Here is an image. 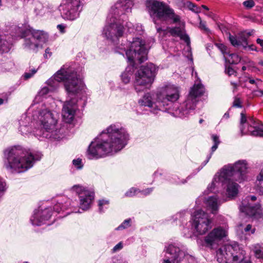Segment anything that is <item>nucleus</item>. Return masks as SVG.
Here are the masks:
<instances>
[{
  "label": "nucleus",
  "mask_w": 263,
  "mask_h": 263,
  "mask_svg": "<svg viewBox=\"0 0 263 263\" xmlns=\"http://www.w3.org/2000/svg\"><path fill=\"white\" fill-rule=\"evenodd\" d=\"M129 136L126 130L116 125H111L89 145V159L99 158L122 149L126 144Z\"/></svg>",
  "instance_id": "nucleus-1"
},
{
  "label": "nucleus",
  "mask_w": 263,
  "mask_h": 263,
  "mask_svg": "<svg viewBox=\"0 0 263 263\" xmlns=\"http://www.w3.org/2000/svg\"><path fill=\"white\" fill-rule=\"evenodd\" d=\"M248 168V163L245 160H240L234 164L224 166L219 173L215 175L211 188L221 185L226 189L229 198L235 197L238 194L239 185L234 181L240 183L246 180Z\"/></svg>",
  "instance_id": "nucleus-2"
},
{
  "label": "nucleus",
  "mask_w": 263,
  "mask_h": 263,
  "mask_svg": "<svg viewBox=\"0 0 263 263\" xmlns=\"http://www.w3.org/2000/svg\"><path fill=\"white\" fill-rule=\"evenodd\" d=\"M5 167L12 172H23L31 167L36 161L40 160L42 155L30 149H24L21 146H14L5 150Z\"/></svg>",
  "instance_id": "nucleus-3"
},
{
  "label": "nucleus",
  "mask_w": 263,
  "mask_h": 263,
  "mask_svg": "<svg viewBox=\"0 0 263 263\" xmlns=\"http://www.w3.org/2000/svg\"><path fill=\"white\" fill-rule=\"evenodd\" d=\"M133 6V0H120L111 8L109 14V17L110 16L109 24L105 26L103 31V35L107 40L118 44L119 37L124 32L123 25L120 22V20L123 19L121 17L130 12Z\"/></svg>",
  "instance_id": "nucleus-4"
},
{
  "label": "nucleus",
  "mask_w": 263,
  "mask_h": 263,
  "mask_svg": "<svg viewBox=\"0 0 263 263\" xmlns=\"http://www.w3.org/2000/svg\"><path fill=\"white\" fill-rule=\"evenodd\" d=\"M125 51L128 61L132 64L126 67L125 70L121 74L122 80L123 83L127 84L129 82L131 77L134 72V64L136 61L142 63L147 60V50L145 47L144 42L139 38L135 39L130 44L129 49H126L125 45H122V47H117L116 52L123 54Z\"/></svg>",
  "instance_id": "nucleus-5"
},
{
  "label": "nucleus",
  "mask_w": 263,
  "mask_h": 263,
  "mask_svg": "<svg viewBox=\"0 0 263 263\" xmlns=\"http://www.w3.org/2000/svg\"><path fill=\"white\" fill-rule=\"evenodd\" d=\"M146 10L153 22L156 24V21H167L172 20L174 23L180 21L179 15L174 13V10L164 3L157 0H146Z\"/></svg>",
  "instance_id": "nucleus-6"
},
{
  "label": "nucleus",
  "mask_w": 263,
  "mask_h": 263,
  "mask_svg": "<svg viewBox=\"0 0 263 263\" xmlns=\"http://www.w3.org/2000/svg\"><path fill=\"white\" fill-rule=\"evenodd\" d=\"M157 97V106L160 110L172 113V107L179 98V90L178 87L173 85L162 87L156 94Z\"/></svg>",
  "instance_id": "nucleus-7"
},
{
  "label": "nucleus",
  "mask_w": 263,
  "mask_h": 263,
  "mask_svg": "<svg viewBox=\"0 0 263 263\" xmlns=\"http://www.w3.org/2000/svg\"><path fill=\"white\" fill-rule=\"evenodd\" d=\"M156 67L153 63L141 66L135 74L134 87L138 92L149 88L154 80Z\"/></svg>",
  "instance_id": "nucleus-8"
},
{
  "label": "nucleus",
  "mask_w": 263,
  "mask_h": 263,
  "mask_svg": "<svg viewBox=\"0 0 263 263\" xmlns=\"http://www.w3.org/2000/svg\"><path fill=\"white\" fill-rule=\"evenodd\" d=\"M216 255L219 263H238L244 258V251L237 244H228L218 249Z\"/></svg>",
  "instance_id": "nucleus-9"
},
{
  "label": "nucleus",
  "mask_w": 263,
  "mask_h": 263,
  "mask_svg": "<svg viewBox=\"0 0 263 263\" xmlns=\"http://www.w3.org/2000/svg\"><path fill=\"white\" fill-rule=\"evenodd\" d=\"M64 88L68 95L75 96L83 88L84 84L77 72L71 67L64 66Z\"/></svg>",
  "instance_id": "nucleus-10"
},
{
  "label": "nucleus",
  "mask_w": 263,
  "mask_h": 263,
  "mask_svg": "<svg viewBox=\"0 0 263 263\" xmlns=\"http://www.w3.org/2000/svg\"><path fill=\"white\" fill-rule=\"evenodd\" d=\"M21 37L24 39V47L36 52L40 42H46L48 40V35L43 31L27 28L22 31Z\"/></svg>",
  "instance_id": "nucleus-11"
},
{
  "label": "nucleus",
  "mask_w": 263,
  "mask_h": 263,
  "mask_svg": "<svg viewBox=\"0 0 263 263\" xmlns=\"http://www.w3.org/2000/svg\"><path fill=\"white\" fill-rule=\"evenodd\" d=\"M239 128L241 136L250 134L253 136H263V125L259 124L253 119H250L249 122H248L246 114L243 112L240 113Z\"/></svg>",
  "instance_id": "nucleus-12"
},
{
  "label": "nucleus",
  "mask_w": 263,
  "mask_h": 263,
  "mask_svg": "<svg viewBox=\"0 0 263 263\" xmlns=\"http://www.w3.org/2000/svg\"><path fill=\"white\" fill-rule=\"evenodd\" d=\"M192 220V227L199 234L205 233L212 227L211 219L208 214L201 210L194 212Z\"/></svg>",
  "instance_id": "nucleus-13"
},
{
  "label": "nucleus",
  "mask_w": 263,
  "mask_h": 263,
  "mask_svg": "<svg viewBox=\"0 0 263 263\" xmlns=\"http://www.w3.org/2000/svg\"><path fill=\"white\" fill-rule=\"evenodd\" d=\"M256 200L255 196H247L241 202L240 210L242 212L255 219L263 218V213L259 204H254Z\"/></svg>",
  "instance_id": "nucleus-14"
},
{
  "label": "nucleus",
  "mask_w": 263,
  "mask_h": 263,
  "mask_svg": "<svg viewBox=\"0 0 263 263\" xmlns=\"http://www.w3.org/2000/svg\"><path fill=\"white\" fill-rule=\"evenodd\" d=\"M80 0H65L62 6L61 15L64 18L74 20L79 16Z\"/></svg>",
  "instance_id": "nucleus-15"
},
{
  "label": "nucleus",
  "mask_w": 263,
  "mask_h": 263,
  "mask_svg": "<svg viewBox=\"0 0 263 263\" xmlns=\"http://www.w3.org/2000/svg\"><path fill=\"white\" fill-rule=\"evenodd\" d=\"M39 119L42 128H44L47 133H52L57 122L53 112L46 109H42L39 111Z\"/></svg>",
  "instance_id": "nucleus-16"
},
{
  "label": "nucleus",
  "mask_w": 263,
  "mask_h": 263,
  "mask_svg": "<svg viewBox=\"0 0 263 263\" xmlns=\"http://www.w3.org/2000/svg\"><path fill=\"white\" fill-rule=\"evenodd\" d=\"M72 190L79 195L80 208L83 210L88 209L94 198L93 192L86 190L80 185H74Z\"/></svg>",
  "instance_id": "nucleus-17"
},
{
  "label": "nucleus",
  "mask_w": 263,
  "mask_h": 263,
  "mask_svg": "<svg viewBox=\"0 0 263 263\" xmlns=\"http://www.w3.org/2000/svg\"><path fill=\"white\" fill-rule=\"evenodd\" d=\"M196 103L197 100H194L189 96L187 100L179 107L178 105L173 106L172 114L180 118L185 117L189 114L191 110L195 108Z\"/></svg>",
  "instance_id": "nucleus-18"
},
{
  "label": "nucleus",
  "mask_w": 263,
  "mask_h": 263,
  "mask_svg": "<svg viewBox=\"0 0 263 263\" xmlns=\"http://www.w3.org/2000/svg\"><path fill=\"white\" fill-rule=\"evenodd\" d=\"M185 256V253L174 245L166 249V255L163 263H179Z\"/></svg>",
  "instance_id": "nucleus-19"
},
{
  "label": "nucleus",
  "mask_w": 263,
  "mask_h": 263,
  "mask_svg": "<svg viewBox=\"0 0 263 263\" xmlns=\"http://www.w3.org/2000/svg\"><path fill=\"white\" fill-rule=\"evenodd\" d=\"M227 235V231L221 227L214 229L205 237L204 241L208 246H212L217 243Z\"/></svg>",
  "instance_id": "nucleus-20"
},
{
  "label": "nucleus",
  "mask_w": 263,
  "mask_h": 263,
  "mask_svg": "<svg viewBox=\"0 0 263 263\" xmlns=\"http://www.w3.org/2000/svg\"><path fill=\"white\" fill-rule=\"evenodd\" d=\"M77 101L74 99L66 101L63 107L62 116L66 122L70 123L73 119L77 109Z\"/></svg>",
  "instance_id": "nucleus-21"
},
{
  "label": "nucleus",
  "mask_w": 263,
  "mask_h": 263,
  "mask_svg": "<svg viewBox=\"0 0 263 263\" xmlns=\"http://www.w3.org/2000/svg\"><path fill=\"white\" fill-rule=\"evenodd\" d=\"M52 215V211L50 208H46L43 210L34 211L33 215L30 218L32 225L36 226H41L45 221L48 220Z\"/></svg>",
  "instance_id": "nucleus-22"
},
{
  "label": "nucleus",
  "mask_w": 263,
  "mask_h": 263,
  "mask_svg": "<svg viewBox=\"0 0 263 263\" xmlns=\"http://www.w3.org/2000/svg\"><path fill=\"white\" fill-rule=\"evenodd\" d=\"M157 31L159 33L166 34L170 33L173 36H179L181 40L184 41L187 44L190 43V37L185 33L183 27H176L174 28H168L166 29H163L161 27H156Z\"/></svg>",
  "instance_id": "nucleus-23"
},
{
  "label": "nucleus",
  "mask_w": 263,
  "mask_h": 263,
  "mask_svg": "<svg viewBox=\"0 0 263 263\" xmlns=\"http://www.w3.org/2000/svg\"><path fill=\"white\" fill-rule=\"evenodd\" d=\"M64 66L46 82L50 91H53L56 90L59 87L60 83L63 82L64 78Z\"/></svg>",
  "instance_id": "nucleus-24"
},
{
  "label": "nucleus",
  "mask_w": 263,
  "mask_h": 263,
  "mask_svg": "<svg viewBox=\"0 0 263 263\" xmlns=\"http://www.w3.org/2000/svg\"><path fill=\"white\" fill-rule=\"evenodd\" d=\"M229 41L234 47L241 46L244 49H246L248 47V39L245 32L239 34L238 36L230 34Z\"/></svg>",
  "instance_id": "nucleus-25"
},
{
  "label": "nucleus",
  "mask_w": 263,
  "mask_h": 263,
  "mask_svg": "<svg viewBox=\"0 0 263 263\" xmlns=\"http://www.w3.org/2000/svg\"><path fill=\"white\" fill-rule=\"evenodd\" d=\"M154 99L150 93H147L143 96L142 99L139 101V103L142 106H148L154 109L160 110L159 107L157 106V98L156 101H154Z\"/></svg>",
  "instance_id": "nucleus-26"
},
{
  "label": "nucleus",
  "mask_w": 263,
  "mask_h": 263,
  "mask_svg": "<svg viewBox=\"0 0 263 263\" xmlns=\"http://www.w3.org/2000/svg\"><path fill=\"white\" fill-rule=\"evenodd\" d=\"M221 203L222 202L216 196L209 197L205 201L207 207L211 211L213 214L217 212L218 207Z\"/></svg>",
  "instance_id": "nucleus-27"
},
{
  "label": "nucleus",
  "mask_w": 263,
  "mask_h": 263,
  "mask_svg": "<svg viewBox=\"0 0 263 263\" xmlns=\"http://www.w3.org/2000/svg\"><path fill=\"white\" fill-rule=\"evenodd\" d=\"M204 92V88L202 84H195L191 88L189 96L194 100H196V98L202 95Z\"/></svg>",
  "instance_id": "nucleus-28"
},
{
  "label": "nucleus",
  "mask_w": 263,
  "mask_h": 263,
  "mask_svg": "<svg viewBox=\"0 0 263 263\" xmlns=\"http://www.w3.org/2000/svg\"><path fill=\"white\" fill-rule=\"evenodd\" d=\"M11 45V42L8 41L6 36L0 35V52H8Z\"/></svg>",
  "instance_id": "nucleus-29"
},
{
  "label": "nucleus",
  "mask_w": 263,
  "mask_h": 263,
  "mask_svg": "<svg viewBox=\"0 0 263 263\" xmlns=\"http://www.w3.org/2000/svg\"><path fill=\"white\" fill-rule=\"evenodd\" d=\"M19 124L20 131L23 135H26L31 132V128L29 125H28L27 124H24V121H23V119L20 120Z\"/></svg>",
  "instance_id": "nucleus-30"
},
{
  "label": "nucleus",
  "mask_w": 263,
  "mask_h": 263,
  "mask_svg": "<svg viewBox=\"0 0 263 263\" xmlns=\"http://www.w3.org/2000/svg\"><path fill=\"white\" fill-rule=\"evenodd\" d=\"M230 57H231V59H230L229 61L231 64H237L240 62L241 60L240 57L235 53L230 54Z\"/></svg>",
  "instance_id": "nucleus-31"
},
{
  "label": "nucleus",
  "mask_w": 263,
  "mask_h": 263,
  "mask_svg": "<svg viewBox=\"0 0 263 263\" xmlns=\"http://www.w3.org/2000/svg\"><path fill=\"white\" fill-rule=\"evenodd\" d=\"M186 6L190 10L195 13H198L200 12V8L198 7L197 5H195L191 2H187L186 3Z\"/></svg>",
  "instance_id": "nucleus-32"
},
{
  "label": "nucleus",
  "mask_w": 263,
  "mask_h": 263,
  "mask_svg": "<svg viewBox=\"0 0 263 263\" xmlns=\"http://www.w3.org/2000/svg\"><path fill=\"white\" fill-rule=\"evenodd\" d=\"M130 219L125 220L118 228H116L117 230H120L123 229H126L130 226Z\"/></svg>",
  "instance_id": "nucleus-33"
},
{
  "label": "nucleus",
  "mask_w": 263,
  "mask_h": 263,
  "mask_svg": "<svg viewBox=\"0 0 263 263\" xmlns=\"http://www.w3.org/2000/svg\"><path fill=\"white\" fill-rule=\"evenodd\" d=\"M218 145L217 144H214V145L212 147L211 153L208 156L206 159L202 163L203 166H205L207 164V163L209 162V161L210 160V158L212 157L213 153L214 151H215L216 149L217 148Z\"/></svg>",
  "instance_id": "nucleus-34"
},
{
  "label": "nucleus",
  "mask_w": 263,
  "mask_h": 263,
  "mask_svg": "<svg viewBox=\"0 0 263 263\" xmlns=\"http://www.w3.org/2000/svg\"><path fill=\"white\" fill-rule=\"evenodd\" d=\"M109 204V201L108 200H104V199H102V200H100L99 201V203H98V205H99V212L100 213H102L103 212V207L104 205H108Z\"/></svg>",
  "instance_id": "nucleus-35"
},
{
  "label": "nucleus",
  "mask_w": 263,
  "mask_h": 263,
  "mask_svg": "<svg viewBox=\"0 0 263 263\" xmlns=\"http://www.w3.org/2000/svg\"><path fill=\"white\" fill-rule=\"evenodd\" d=\"M137 191L139 192V190L132 187L126 192L125 196L126 197H132L136 194Z\"/></svg>",
  "instance_id": "nucleus-36"
},
{
  "label": "nucleus",
  "mask_w": 263,
  "mask_h": 263,
  "mask_svg": "<svg viewBox=\"0 0 263 263\" xmlns=\"http://www.w3.org/2000/svg\"><path fill=\"white\" fill-rule=\"evenodd\" d=\"M243 5L247 9H250L255 5V3L253 0H248L243 2Z\"/></svg>",
  "instance_id": "nucleus-37"
},
{
  "label": "nucleus",
  "mask_w": 263,
  "mask_h": 263,
  "mask_svg": "<svg viewBox=\"0 0 263 263\" xmlns=\"http://www.w3.org/2000/svg\"><path fill=\"white\" fill-rule=\"evenodd\" d=\"M36 72V70L33 69L31 72H25L24 74V77L25 80H27L31 78Z\"/></svg>",
  "instance_id": "nucleus-38"
},
{
  "label": "nucleus",
  "mask_w": 263,
  "mask_h": 263,
  "mask_svg": "<svg viewBox=\"0 0 263 263\" xmlns=\"http://www.w3.org/2000/svg\"><path fill=\"white\" fill-rule=\"evenodd\" d=\"M225 72L229 76H231L235 74H236L237 73V72L234 69H233L231 66H228L227 67H226Z\"/></svg>",
  "instance_id": "nucleus-39"
},
{
  "label": "nucleus",
  "mask_w": 263,
  "mask_h": 263,
  "mask_svg": "<svg viewBox=\"0 0 263 263\" xmlns=\"http://www.w3.org/2000/svg\"><path fill=\"white\" fill-rule=\"evenodd\" d=\"M255 255L258 258L263 259V246L255 251Z\"/></svg>",
  "instance_id": "nucleus-40"
},
{
  "label": "nucleus",
  "mask_w": 263,
  "mask_h": 263,
  "mask_svg": "<svg viewBox=\"0 0 263 263\" xmlns=\"http://www.w3.org/2000/svg\"><path fill=\"white\" fill-rule=\"evenodd\" d=\"M50 91V88L48 86H45L42 88L39 92L40 96H44L47 95Z\"/></svg>",
  "instance_id": "nucleus-41"
},
{
  "label": "nucleus",
  "mask_w": 263,
  "mask_h": 263,
  "mask_svg": "<svg viewBox=\"0 0 263 263\" xmlns=\"http://www.w3.org/2000/svg\"><path fill=\"white\" fill-rule=\"evenodd\" d=\"M216 45L223 54L227 53V47L221 43H217Z\"/></svg>",
  "instance_id": "nucleus-42"
},
{
  "label": "nucleus",
  "mask_w": 263,
  "mask_h": 263,
  "mask_svg": "<svg viewBox=\"0 0 263 263\" xmlns=\"http://www.w3.org/2000/svg\"><path fill=\"white\" fill-rule=\"evenodd\" d=\"M73 164L77 167L78 168H81L82 167V165H81L82 163V160L80 159H74L72 161Z\"/></svg>",
  "instance_id": "nucleus-43"
},
{
  "label": "nucleus",
  "mask_w": 263,
  "mask_h": 263,
  "mask_svg": "<svg viewBox=\"0 0 263 263\" xmlns=\"http://www.w3.org/2000/svg\"><path fill=\"white\" fill-rule=\"evenodd\" d=\"M233 106L241 108V102L239 98H236L233 102Z\"/></svg>",
  "instance_id": "nucleus-44"
},
{
  "label": "nucleus",
  "mask_w": 263,
  "mask_h": 263,
  "mask_svg": "<svg viewBox=\"0 0 263 263\" xmlns=\"http://www.w3.org/2000/svg\"><path fill=\"white\" fill-rule=\"evenodd\" d=\"M24 121V124H27L28 125H29L30 123V118L28 116H27L26 115H23L22 116L20 120H22Z\"/></svg>",
  "instance_id": "nucleus-45"
},
{
  "label": "nucleus",
  "mask_w": 263,
  "mask_h": 263,
  "mask_svg": "<svg viewBox=\"0 0 263 263\" xmlns=\"http://www.w3.org/2000/svg\"><path fill=\"white\" fill-rule=\"evenodd\" d=\"M255 229L252 228V226L251 224H248L246 227L245 228V231L246 232H249L251 231V234H253L255 232Z\"/></svg>",
  "instance_id": "nucleus-46"
},
{
  "label": "nucleus",
  "mask_w": 263,
  "mask_h": 263,
  "mask_svg": "<svg viewBox=\"0 0 263 263\" xmlns=\"http://www.w3.org/2000/svg\"><path fill=\"white\" fill-rule=\"evenodd\" d=\"M6 183L0 177V192H3L5 190Z\"/></svg>",
  "instance_id": "nucleus-47"
},
{
  "label": "nucleus",
  "mask_w": 263,
  "mask_h": 263,
  "mask_svg": "<svg viewBox=\"0 0 263 263\" xmlns=\"http://www.w3.org/2000/svg\"><path fill=\"white\" fill-rule=\"evenodd\" d=\"M153 191V188H148L142 191L139 190V192H141L144 195H149Z\"/></svg>",
  "instance_id": "nucleus-48"
},
{
  "label": "nucleus",
  "mask_w": 263,
  "mask_h": 263,
  "mask_svg": "<svg viewBox=\"0 0 263 263\" xmlns=\"http://www.w3.org/2000/svg\"><path fill=\"white\" fill-rule=\"evenodd\" d=\"M122 247H123L122 243L121 242H119L114 247L113 251L116 252L118 250H120L122 248Z\"/></svg>",
  "instance_id": "nucleus-49"
},
{
  "label": "nucleus",
  "mask_w": 263,
  "mask_h": 263,
  "mask_svg": "<svg viewBox=\"0 0 263 263\" xmlns=\"http://www.w3.org/2000/svg\"><path fill=\"white\" fill-rule=\"evenodd\" d=\"M212 138L213 141L214 142V144H219L220 143V141L219 140V137L216 135H212Z\"/></svg>",
  "instance_id": "nucleus-50"
},
{
  "label": "nucleus",
  "mask_w": 263,
  "mask_h": 263,
  "mask_svg": "<svg viewBox=\"0 0 263 263\" xmlns=\"http://www.w3.org/2000/svg\"><path fill=\"white\" fill-rule=\"evenodd\" d=\"M230 83L231 85H232L233 86V92H235L236 91H237L238 87L239 86V84L232 81L230 82Z\"/></svg>",
  "instance_id": "nucleus-51"
},
{
  "label": "nucleus",
  "mask_w": 263,
  "mask_h": 263,
  "mask_svg": "<svg viewBox=\"0 0 263 263\" xmlns=\"http://www.w3.org/2000/svg\"><path fill=\"white\" fill-rule=\"evenodd\" d=\"M199 26L201 29L204 30L206 32L209 31V29L206 27L205 23L204 22L200 21Z\"/></svg>",
  "instance_id": "nucleus-52"
},
{
  "label": "nucleus",
  "mask_w": 263,
  "mask_h": 263,
  "mask_svg": "<svg viewBox=\"0 0 263 263\" xmlns=\"http://www.w3.org/2000/svg\"><path fill=\"white\" fill-rule=\"evenodd\" d=\"M58 29L60 30L61 33H64L65 32V26L63 24H59L57 26Z\"/></svg>",
  "instance_id": "nucleus-53"
},
{
  "label": "nucleus",
  "mask_w": 263,
  "mask_h": 263,
  "mask_svg": "<svg viewBox=\"0 0 263 263\" xmlns=\"http://www.w3.org/2000/svg\"><path fill=\"white\" fill-rule=\"evenodd\" d=\"M8 97L6 95L4 97V98H0V105H2L5 103H7Z\"/></svg>",
  "instance_id": "nucleus-54"
},
{
  "label": "nucleus",
  "mask_w": 263,
  "mask_h": 263,
  "mask_svg": "<svg viewBox=\"0 0 263 263\" xmlns=\"http://www.w3.org/2000/svg\"><path fill=\"white\" fill-rule=\"evenodd\" d=\"M250 50H252V51H257V48L253 44L251 45H248V47Z\"/></svg>",
  "instance_id": "nucleus-55"
},
{
  "label": "nucleus",
  "mask_w": 263,
  "mask_h": 263,
  "mask_svg": "<svg viewBox=\"0 0 263 263\" xmlns=\"http://www.w3.org/2000/svg\"><path fill=\"white\" fill-rule=\"evenodd\" d=\"M245 253H244V255ZM240 263H251L250 260L248 259H246L245 256H244V258L239 261Z\"/></svg>",
  "instance_id": "nucleus-56"
},
{
  "label": "nucleus",
  "mask_w": 263,
  "mask_h": 263,
  "mask_svg": "<svg viewBox=\"0 0 263 263\" xmlns=\"http://www.w3.org/2000/svg\"><path fill=\"white\" fill-rule=\"evenodd\" d=\"M49 54V56L50 57L51 55V52H50V49L48 48L45 50V53L44 54V57L47 58V55Z\"/></svg>",
  "instance_id": "nucleus-57"
},
{
  "label": "nucleus",
  "mask_w": 263,
  "mask_h": 263,
  "mask_svg": "<svg viewBox=\"0 0 263 263\" xmlns=\"http://www.w3.org/2000/svg\"><path fill=\"white\" fill-rule=\"evenodd\" d=\"M256 42L262 47V49L263 50V40L258 38L256 40Z\"/></svg>",
  "instance_id": "nucleus-58"
},
{
  "label": "nucleus",
  "mask_w": 263,
  "mask_h": 263,
  "mask_svg": "<svg viewBox=\"0 0 263 263\" xmlns=\"http://www.w3.org/2000/svg\"><path fill=\"white\" fill-rule=\"evenodd\" d=\"M35 135L36 136H40V137H43V132H42V129L40 130H37L36 132H35Z\"/></svg>",
  "instance_id": "nucleus-59"
},
{
  "label": "nucleus",
  "mask_w": 263,
  "mask_h": 263,
  "mask_svg": "<svg viewBox=\"0 0 263 263\" xmlns=\"http://www.w3.org/2000/svg\"><path fill=\"white\" fill-rule=\"evenodd\" d=\"M255 95L257 96H263V90H258L254 92Z\"/></svg>",
  "instance_id": "nucleus-60"
},
{
  "label": "nucleus",
  "mask_w": 263,
  "mask_h": 263,
  "mask_svg": "<svg viewBox=\"0 0 263 263\" xmlns=\"http://www.w3.org/2000/svg\"><path fill=\"white\" fill-rule=\"evenodd\" d=\"M44 136H45V137H48V136H49V137H52V136H53V137H54V138H55V139H56V138H59V137L54 136V135H53V134H51V135H50V136H49V134H47H47H45L44 133Z\"/></svg>",
  "instance_id": "nucleus-61"
},
{
  "label": "nucleus",
  "mask_w": 263,
  "mask_h": 263,
  "mask_svg": "<svg viewBox=\"0 0 263 263\" xmlns=\"http://www.w3.org/2000/svg\"><path fill=\"white\" fill-rule=\"evenodd\" d=\"M249 83L253 84H255V81L253 79H249Z\"/></svg>",
  "instance_id": "nucleus-62"
},
{
  "label": "nucleus",
  "mask_w": 263,
  "mask_h": 263,
  "mask_svg": "<svg viewBox=\"0 0 263 263\" xmlns=\"http://www.w3.org/2000/svg\"><path fill=\"white\" fill-rule=\"evenodd\" d=\"M223 117H225L226 118H229V114L228 113H225L223 116Z\"/></svg>",
  "instance_id": "nucleus-63"
},
{
  "label": "nucleus",
  "mask_w": 263,
  "mask_h": 263,
  "mask_svg": "<svg viewBox=\"0 0 263 263\" xmlns=\"http://www.w3.org/2000/svg\"><path fill=\"white\" fill-rule=\"evenodd\" d=\"M252 34L251 32H248L247 34H246V36L247 37V39L250 36H251Z\"/></svg>",
  "instance_id": "nucleus-64"
}]
</instances>
